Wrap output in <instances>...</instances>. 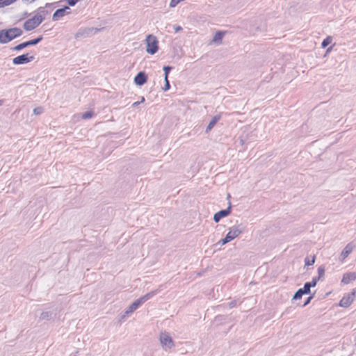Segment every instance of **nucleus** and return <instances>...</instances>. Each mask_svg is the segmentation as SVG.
<instances>
[{"instance_id": "obj_37", "label": "nucleus", "mask_w": 356, "mask_h": 356, "mask_svg": "<svg viewBox=\"0 0 356 356\" xmlns=\"http://www.w3.org/2000/svg\"><path fill=\"white\" fill-rule=\"evenodd\" d=\"M313 298V296H310L307 298V300H306V302H305L304 304V306L307 305L310 301Z\"/></svg>"}, {"instance_id": "obj_34", "label": "nucleus", "mask_w": 356, "mask_h": 356, "mask_svg": "<svg viewBox=\"0 0 356 356\" xmlns=\"http://www.w3.org/2000/svg\"><path fill=\"white\" fill-rule=\"evenodd\" d=\"M174 29L175 32H179L182 30V28L180 26H174Z\"/></svg>"}, {"instance_id": "obj_19", "label": "nucleus", "mask_w": 356, "mask_h": 356, "mask_svg": "<svg viewBox=\"0 0 356 356\" xmlns=\"http://www.w3.org/2000/svg\"><path fill=\"white\" fill-rule=\"evenodd\" d=\"M303 294H305L304 293V291H302V289H298L294 294L293 296V299L294 300H298V299H300L302 298V296H303Z\"/></svg>"}, {"instance_id": "obj_18", "label": "nucleus", "mask_w": 356, "mask_h": 356, "mask_svg": "<svg viewBox=\"0 0 356 356\" xmlns=\"http://www.w3.org/2000/svg\"><path fill=\"white\" fill-rule=\"evenodd\" d=\"M332 41V37L330 36H328L325 39L323 40V41L322 42V44H321V47L323 48H325L327 46H328Z\"/></svg>"}, {"instance_id": "obj_1", "label": "nucleus", "mask_w": 356, "mask_h": 356, "mask_svg": "<svg viewBox=\"0 0 356 356\" xmlns=\"http://www.w3.org/2000/svg\"><path fill=\"white\" fill-rule=\"evenodd\" d=\"M157 293V291H152L140 298L135 300L124 312L122 315L121 318L124 319L128 317L131 314L136 311L141 305L151 299Z\"/></svg>"}, {"instance_id": "obj_12", "label": "nucleus", "mask_w": 356, "mask_h": 356, "mask_svg": "<svg viewBox=\"0 0 356 356\" xmlns=\"http://www.w3.org/2000/svg\"><path fill=\"white\" fill-rule=\"evenodd\" d=\"M147 76L145 72H140L134 78V82L138 86H143L147 82Z\"/></svg>"}, {"instance_id": "obj_25", "label": "nucleus", "mask_w": 356, "mask_h": 356, "mask_svg": "<svg viewBox=\"0 0 356 356\" xmlns=\"http://www.w3.org/2000/svg\"><path fill=\"white\" fill-rule=\"evenodd\" d=\"M311 287H312V286H311V285H309V283L306 282V283L305 284V285H304V288H303V289H302V291H304V293H305V294H308V293H310V291H310Z\"/></svg>"}, {"instance_id": "obj_13", "label": "nucleus", "mask_w": 356, "mask_h": 356, "mask_svg": "<svg viewBox=\"0 0 356 356\" xmlns=\"http://www.w3.org/2000/svg\"><path fill=\"white\" fill-rule=\"evenodd\" d=\"M65 9H70L68 6H65L63 8L58 9L52 16L53 21H58L65 15Z\"/></svg>"}, {"instance_id": "obj_9", "label": "nucleus", "mask_w": 356, "mask_h": 356, "mask_svg": "<svg viewBox=\"0 0 356 356\" xmlns=\"http://www.w3.org/2000/svg\"><path fill=\"white\" fill-rule=\"evenodd\" d=\"M42 40V36H40V37H38L36 39L22 42V43L19 44L18 45L15 46L13 48V50L20 51V50H22L24 48H26L27 47L32 46V45H35L38 43H39Z\"/></svg>"}, {"instance_id": "obj_2", "label": "nucleus", "mask_w": 356, "mask_h": 356, "mask_svg": "<svg viewBox=\"0 0 356 356\" xmlns=\"http://www.w3.org/2000/svg\"><path fill=\"white\" fill-rule=\"evenodd\" d=\"M22 31L17 27L0 31V43L6 44L12 40L20 36Z\"/></svg>"}, {"instance_id": "obj_17", "label": "nucleus", "mask_w": 356, "mask_h": 356, "mask_svg": "<svg viewBox=\"0 0 356 356\" xmlns=\"http://www.w3.org/2000/svg\"><path fill=\"white\" fill-rule=\"evenodd\" d=\"M224 35H225V32H223V31L216 32L213 40H212V42L220 44L222 42Z\"/></svg>"}, {"instance_id": "obj_40", "label": "nucleus", "mask_w": 356, "mask_h": 356, "mask_svg": "<svg viewBox=\"0 0 356 356\" xmlns=\"http://www.w3.org/2000/svg\"><path fill=\"white\" fill-rule=\"evenodd\" d=\"M2 104V101H0V106Z\"/></svg>"}, {"instance_id": "obj_7", "label": "nucleus", "mask_w": 356, "mask_h": 356, "mask_svg": "<svg viewBox=\"0 0 356 356\" xmlns=\"http://www.w3.org/2000/svg\"><path fill=\"white\" fill-rule=\"evenodd\" d=\"M34 56H31L29 54H22L18 56L13 59V63L14 65H23L31 62L34 60Z\"/></svg>"}, {"instance_id": "obj_27", "label": "nucleus", "mask_w": 356, "mask_h": 356, "mask_svg": "<svg viewBox=\"0 0 356 356\" xmlns=\"http://www.w3.org/2000/svg\"><path fill=\"white\" fill-rule=\"evenodd\" d=\"M43 111H44V109H43V108H42V107H41V106H39V107L35 108L33 109V113H34L35 115H40V114H42V113H43Z\"/></svg>"}, {"instance_id": "obj_14", "label": "nucleus", "mask_w": 356, "mask_h": 356, "mask_svg": "<svg viewBox=\"0 0 356 356\" xmlns=\"http://www.w3.org/2000/svg\"><path fill=\"white\" fill-rule=\"evenodd\" d=\"M356 279V273H346L343 275V278L341 280V282L344 284H348L350 282L355 280Z\"/></svg>"}, {"instance_id": "obj_29", "label": "nucleus", "mask_w": 356, "mask_h": 356, "mask_svg": "<svg viewBox=\"0 0 356 356\" xmlns=\"http://www.w3.org/2000/svg\"><path fill=\"white\" fill-rule=\"evenodd\" d=\"M231 241L228 238V237L226 236L225 238H222L221 240L219 241L218 243H220V245H223L229 242H230Z\"/></svg>"}, {"instance_id": "obj_33", "label": "nucleus", "mask_w": 356, "mask_h": 356, "mask_svg": "<svg viewBox=\"0 0 356 356\" xmlns=\"http://www.w3.org/2000/svg\"><path fill=\"white\" fill-rule=\"evenodd\" d=\"M84 34V31H81L79 30L75 35V38H79V37H81L82 35H83Z\"/></svg>"}, {"instance_id": "obj_32", "label": "nucleus", "mask_w": 356, "mask_h": 356, "mask_svg": "<svg viewBox=\"0 0 356 356\" xmlns=\"http://www.w3.org/2000/svg\"><path fill=\"white\" fill-rule=\"evenodd\" d=\"M145 102V97H141V100L140 102H134L133 104H132V106L133 107H136L138 105H139L140 103H143Z\"/></svg>"}, {"instance_id": "obj_8", "label": "nucleus", "mask_w": 356, "mask_h": 356, "mask_svg": "<svg viewBox=\"0 0 356 356\" xmlns=\"http://www.w3.org/2000/svg\"><path fill=\"white\" fill-rule=\"evenodd\" d=\"M355 297V291L344 296L339 302V306L342 307H349L354 301Z\"/></svg>"}, {"instance_id": "obj_21", "label": "nucleus", "mask_w": 356, "mask_h": 356, "mask_svg": "<svg viewBox=\"0 0 356 356\" xmlns=\"http://www.w3.org/2000/svg\"><path fill=\"white\" fill-rule=\"evenodd\" d=\"M93 115H94V112L87 111L82 114L81 118L83 119L87 120V119L91 118L92 117H93Z\"/></svg>"}, {"instance_id": "obj_5", "label": "nucleus", "mask_w": 356, "mask_h": 356, "mask_svg": "<svg viewBox=\"0 0 356 356\" xmlns=\"http://www.w3.org/2000/svg\"><path fill=\"white\" fill-rule=\"evenodd\" d=\"M42 22V18L39 15H34L32 18L27 19L23 25L26 31H32L38 27Z\"/></svg>"}, {"instance_id": "obj_30", "label": "nucleus", "mask_w": 356, "mask_h": 356, "mask_svg": "<svg viewBox=\"0 0 356 356\" xmlns=\"http://www.w3.org/2000/svg\"><path fill=\"white\" fill-rule=\"evenodd\" d=\"M165 80V86L163 87V90L164 91H167L170 89V83H169V81H168V79H164Z\"/></svg>"}, {"instance_id": "obj_22", "label": "nucleus", "mask_w": 356, "mask_h": 356, "mask_svg": "<svg viewBox=\"0 0 356 356\" xmlns=\"http://www.w3.org/2000/svg\"><path fill=\"white\" fill-rule=\"evenodd\" d=\"M51 316V314L49 312H42L41 314H40V318L41 320H45V319H49V317Z\"/></svg>"}, {"instance_id": "obj_36", "label": "nucleus", "mask_w": 356, "mask_h": 356, "mask_svg": "<svg viewBox=\"0 0 356 356\" xmlns=\"http://www.w3.org/2000/svg\"><path fill=\"white\" fill-rule=\"evenodd\" d=\"M236 305V301H232L230 303H229V308H232V307H234Z\"/></svg>"}, {"instance_id": "obj_20", "label": "nucleus", "mask_w": 356, "mask_h": 356, "mask_svg": "<svg viewBox=\"0 0 356 356\" xmlns=\"http://www.w3.org/2000/svg\"><path fill=\"white\" fill-rule=\"evenodd\" d=\"M17 0H0V6H9L15 2Z\"/></svg>"}, {"instance_id": "obj_31", "label": "nucleus", "mask_w": 356, "mask_h": 356, "mask_svg": "<svg viewBox=\"0 0 356 356\" xmlns=\"http://www.w3.org/2000/svg\"><path fill=\"white\" fill-rule=\"evenodd\" d=\"M67 3L71 6H74L79 0H66Z\"/></svg>"}, {"instance_id": "obj_24", "label": "nucleus", "mask_w": 356, "mask_h": 356, "mask_svg": "<svg viewBox=\"0 0 356 356\" xmlns=\"http://www.w3.org/2000/svg\"><path fill=\"white\" fill-rule=\"evenodd\" d=\"M305 266L313 265L315 262V256H314L312 259H309L308 257L305 258Z\"/></svg>"}, {"instance_id": "obj_3", "label": "nucleus", "mask_w": 356, "mask_h": 356, "mask_svg": "<svg viewBox=\"0 0 356 356\" xmlns=\"http://www.w3.org/2000/svg\"><path fill=\"white\" fill-rule=\"evenodd\" d=\"M145 44L147 46L146 51L153 55L158 51L159 49V41L156 36L149 34L147 35L145 39Z\"/></svg>"}, {"instance_id": "obj_38", "label": "nucleus", "mask_w": 356, "mask_h": 356, "mask_svg": "<svg viewBox=\"0 0 356 356\" xmlns=\"http://www.w3.org/2000/svg\"><path fill=\"white\" fill-rule=\"evenodd\" d=\"M332 47H330L327 49V52H330L331 51Z\"/></svg>"}, {"instance_id": "obj_26", "label": "nucleus", "mask_w": 356, "mask_h": 356, "mask_svg": "<svg viewBox=\"0 0 356 356\" xmlns=\"http://www.w3.org/2000/svg\"><path fill=\"white\" fill-rule=\"evenodd\" d=\"M318 276L317 277H319V280L323 277L324 274H325V268L323 266H320L318 268Z\"/></svg>"}, {"instance_id": "obj_11", "label": "nucleus", "mask_w": 356, "mask_h": 356, "mask_svg": "<svg viewBox=\"0 0 356 356\" xmlns=\"http://www.w3.org/2000/svg\"><path fill=\"white\" fill-rule=\"evenodd\" d=\"M355 248V245L353 243H348L341 253L340 259L343 261L346 257H348Z\"/></svg>"}, {"instance_id": "obj_28", "label": "nucleus", "mask_w": 356, "mask_h": 356, "mask_svg": "<svg viewBox=\"0 0 356 356\" xmlns=\"http://www.w3.org/2000/svg\"><path fill=\"white\" fill-rule=\"evenodd\" d=\"M318 280H319V277H316L312 279V282H308V283L309 284V285H311L312 287H314V286H316Z\"/></svg>"}, {"instance_id": "obj_15", "label": "nucleus", "mask_w": 356, "mask_h": 356, "mask_svg": "<svg viewBox=\"0 0 356 356\" xmlns=\"http://www.w3.org/2000/svg\"><path fill=\"white\" fill-rule=\"evenodd\" d=\"M51 3H46L45 7H40L38 10L35 15L41 16L42 18V22L45 19L47 15H48V11L46 10V7L50 6Z\"/></svg>"}, {"instance_id": "obj_6", "label": "nucleus", "mask_w": 356, "mask_h": 356, "mask_svg": "<svg viewBox=\"0 0 356 356\" xmlns=\"http://www.w3.org/2000/svg\"><path fill=\"white\" fill-rule=\"evenodd\" d=\"M243 232V226L240 225H236L231 227L229 229L228 233L227 234V236L232 241L238 237Z\"/></svg>"}, {"instance_id": "obj_35", "label": "nucleus", "mask_w": 356, "mask_h": 356, "mask_svg": "<svg viewBox=\"0 0 356 356\" xmlns=\"http://www.w3.org/2000/svg\"><path fill=\"white\" fill-rule=\"evenodd\" d=\"M24 3L26 4H30L33 3L35 0H22Z\"/></svg>"}, {"instance_id": "obj_4", "label": "nucleus", "mask_w": 356, "mask_h": 356, "mask_svg": "<svg viewBox=\"0 0 356 356\" xmlns=\"http://www.w3.org/2000/svg\"><path fill=\"white\" fill-rule=\"evenodd\" d=\"M159 341L165 351H169L175 346V343L167 332H162L159 336Z\"/></svg>"}, {"instance_id": "obj_16", "label": "nucleus", "mask_w": 356, "mask_h": 356, "mask_svg": "<svg viewBox=\"0 0 356 356\" xmlns=\"http://www.w3.org/2000/svg\"><path fill=\"white\" fill-rule=\"evenodd\" d=\"M220 115H217L211 119V120L210 121V122L209 123L208 126L206 128V133H209L213 129V127L218 122V121L220 120Z\"/></svg>"}, {"instance_id": "obj_39", "label": "nucleus", "mask_w": 356, "mask_h": 356, "mask_svg": "<svg viewBox=\"0 0 356 356\" xmlns=\"http://www.w3.org/2000/svg\"><path fill=\"white\" fill-rule=\"evenodd\" d=\"M70 10V9H65V15H66L67 13H68V12H67V10Z\"/></svg>"}, {"instance_id": "obj_10", "label": "nucleus", "mask_w": 356, "mask_h": 356, "mask_svg": "<svg viewBox=\"0 0 356 356\" xmlns=\"http://www.w3.org/2000/svg\"><path fill=\"white\" fill-rule=\"evenodd\" d=\"M231 213V207L229 206L226 209L221 210L214 214L213 220L218 222L221 218L229 215Z\"/></svg>"}, {"instance_id": "obj_23", "label": "nucleus", "mask_w": 356, "mask_h": 356, "mask_svg": "<svg viewBox=\"0 0 356 356\" xmlns=\"http://www.w3.org/2000/svg\"><path fill=\"white\" fill-rule=\"evenodd\" d=\"M172 70V67L170 66H164L163 67V71H164V79H168V74L170 71Z\"/></svg>"}]
</instances>
